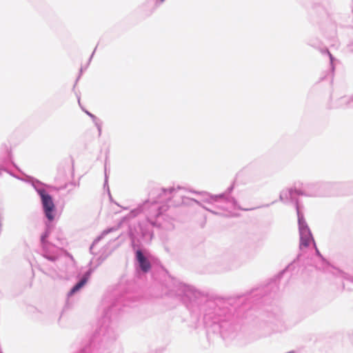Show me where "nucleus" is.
<instances>
[{
  "label": "nucleus",
  "mask_w": 353,
  "mask_h": 353,
  "mask_svg": "<svg viewBox=\"0 0 353 353\" xmlns=\"http://www.w3.org/2000/svg\"><path fill=\"white\" fill-rule=\"evenodd\" d=\"M27 182L32 185L41 199L43 211L48 221L46 223L45 231L41 235V243L46 248L48 242L47 239L52 230V222L55 217L56 207L53 202L52 196L46 191L47 185L41 181L33 177L28 176Z\"/></svg>",
  "instance_id": "nucleus-3"
},
{
  "label": "nucleus",
  "mask_w": 353,
  "mask_h": 353,
  "mask_svg": "<svg viewBox=\"0 0 353 353\" xmlns=\"http://www.w3.org/2000/svg\"><path fill=\"white\" fill-rule=\"evenodd\" d=\"M109 253L108 254H101L97 257H93L90 261V265L93 266V269L90 268L88 271H86L82 277L79 279V281L71 288V290L68 292V296H71L77 292L80 289H81L85 284L88 281L93 270L98 267L100 264H101L108 256Z\"/></svg>",
  "instance_id": "nucleus-6"
},
{
  "label": "nucleus",
  "mask_w": 353,
  "mask_h": 353,
  "mask_svg": "<svg viewBox=\"0 0 353 353\" xmlns=\"http://www.w3.org/2000/svg\"><path fill=\"white\" fill-rule=\"evenodd\" d=\"M78 101H79V103H80V98L79 97H78Z\"/></svg>",
  "instance_id": "nucleus-25"
},
{
  "label": "nucleus",
  "mask_w": 353,
  "mask_h": 353,
  "mask_svg": "<svg viewBox=\"0 0 353 353\" xmlns=\"http://www.w3.org/2000/svg\"><path fill=\"white\" fill-rule=\"evenodd\" d=\"M135 257L137 261V269L144 273L148 272L151 269V263L142 250L139 249L137 250Z\"/></svg>",
  "instance_id": "nucleus-11"
},
{
  "label": "nucleus",
  "mask_w": 353,
  "mask_h": 353,
  "mask_svg": "<svg viewBox=\"0 0 353 353\" xmlns=\"http://www.w3.org/2000/svg\"><path fill=\"white\" fill-rule=\"evenodd\" d=\"M268 321L271 325L270 330L267 331L263 336L270 334L272 331H279V327L283 323V318L281 314H272L269 316Z\"/></svg>",
  "instance_id": "nucleus-12"
},
{
  "label": "nucleus",
  "mask_w": 353,
  "mask_h": 353,
  "mask_svg": "<svg viewBox=\"0 0 353 353\" xmlns=\"http://www.w3.org/2000/svg\"><path fill=\"white\" fill-rule=\"evenodd\" d=\"M185 192V189L179 185H173L156 190L154 192L156 195L154 201L152 202L149 201H145L138 208L132 210L127 216L122 219L117 227H112L103 230L101 235L94 240L90 247V252L92 254H95L94 251V248L103 236L113 231L117 230L123 223L128 221L131 218L137 216L141 212H144L145 220L139 223L137 228H134V231L131 228H129V235L131 239L133 249H135V248L138 246L135 242L136 240L138 241H140L138 236H140L141 241L143 242H149L153 237L152 227L168 228L163 223L165 217L164 213L170 206H179L181 205L191 206L194 204H196L212 214H219L214 210L202 205L201 203L197 200L185 196L184 194Z\"/></svg>",
  "instance_id": "nucleus-2"
},
{
  "label": "nucleus",
  "mask_w": 353,
  "mask_h": 353,
  "mask_svg": "<svg viewBox=\"0 0 353 353\" xmlns=\"http://www.w3.org/2000/svg\"><path fill=\"white\" fill-rule=\"evenodd\" d=\"M85 112L92 119V122L94 123V125L97 127V128L98 130L99 136H101V132H102V124H103L101 120L99 118L97 117L92 113L90 112L89 111L85 110Z\"/></svg>",
  "instance_id": "nucleus-13"
},
{
  "label": "nucleus",
  "mask_w": 353,
  "mask_h": 353,
  "mask_svg": "<svg viewBox=\"0 0 353 353\" xmlns=\"http://www.w3.org/2000/svg\"><path fill=\"white\" fill-rule=\"evenodd\" d=\"M293 265H293V263L290 264V265H288V266L285 270H283L280 274H285V272H287L290 271V270L292 269V268L293 267Z\"/></svg>",
  "instance_id": "nucleus-19"
},
{
  "label": "nucleus",
  "mask_w": 353,
  "mask_h": 353,
  "mask_svg": "<svg viewBox=\"0 0 353 353\" xmlns=\"http://www.w3.org/2000/svg\"><path fill=\"white\" fill-rule=\"evenodd\" d=\"M43 256L46 259H48V261H50L51 262H54L57 259V256H56L55 255H53V254H50L47 253L45 250H44V253L43 254Z\"/></svg>",
  "instance_id": "nucleus-17"
},
{
  "label": "nucleus",
  "mask_w": 353,
  "mask_h": 353,
  "mask_svg": "<svg viewBox=\"0 0 353 353\" xmlns=\"http://www.w3.org/2000/svg\"><path fill=\"white\" fill-rule=\"evenodd\" d=\"M299 230L300 235V245L299 248L302 250L303 248L309 246L311 241H314L310 229L309 228L303 214L302 212L298 211L297 214Z\"/></svg>",
  "instance_id": "nucleus-8"
},
{
  "label": "nucleus",
  "mask_w": 353,
  "mask_h": 353,
  "mask_svg": "<svg viewBox=\"0 0 353 353\" xmlns=\"http://www.w3.org/2000/svg\"><path fill=\"white\" fill-rule=\"evenodd\" d=\"M301 188L300 183H295L294 188H287L283 190L280 192L279 199L284 203L292 204L298 214V211L301 212V206L299 203L298 196H301L300 192Z\"/></svg>",
  "instance_id": "nucleus-7"
},
{
  "label": "nucleus",
  "mask_w": 353,
  "mask_h": 353,
  "mask_svg": "<svg viewBox=\"0 0 353 353\" xmlns=\"http://www.w3.org/2000/svg\"><path fill=\"white\" fill-rule=\"evenodd\" d=\"M321 52L323 54H327L329 56V58H330V60L331 70L333 72L334 70V64H333V61H334V57L332 56V54L330 53V52L327 48L323 49L321 50Z\"/></svg>",
  "instance_id": "nucleus-14"
},
{
  "label": "nucleus",
  "mask_w": 353,
  "mask_h": 353,
  "mask_svg": "<svg viewBox=\"0 0 353 353\" xmlns=\"http://www.w3.org/2000/svg\"><path fill=\"white\" fill-rule=\"evenodd\" d=\"M160 1L163 3V1H165V0H160Z\"/></svg>",
  "instance_id": "nucleus-26"
},
{
  "label": "nucleus",
  "mask_w": 353,
  "mask_h": 353,
  "mask_svg": "<svg viewBox=\"0 0 353 353\" xmlns=\"http://www.w3.org/2000/svg\"><path fill=\"white\" fill-rule=\"evenodd\" d=\"M339 273L340 274V276L344 279L346 280V281H349L352 283H353V276L345 273V272H341L339 271Z\"/></svg>",
  "instance_id": "nucleus-16"
},
{
  "label": "nucleus",
  "mask_w": 353,
  "mask_h": 353,
  "mask_svg": "<svg viewBox=\"0 0 353 353\" xmlns=\"http://www.w3.org/2000/svg\"><path fill=\"white\" fill-rule=\"evenodd\" d=\"M305 316H306V315H303V316H302L301 318H299V319H298L297 322H298V321H301V320H302L303 319H304Z\"/></svg>",
  "instance_id": "nucleus-22"
},
{
  "label": "nucleus",
  "mask_w": 353,
  "mask_h": 353,
  "mask_svg": "<svg viewBox=\"0 0 353 353\" xmlns=\"http://www.w3.org/2000/svg\"><path fill=\"white\" fill-rule=\"evenodd\" d=\"M95 50H96V48L94 49V50L93 51L92 54H91V56H90V57L89 59V62L91 61V59H92V57H93V55L94 54Z\"/></svg>",
  "instance_id": "nucleus-21"
},
{
  "label": "nucleus",
  "mask_w": 353,
  "mask_h": 353,
  "mask_svg": "<svg viewBox=\"0 0 353 353\" xmlns=\"http://www.w3.org/2000/svg\"><path fill=\"white\" fill-rule=\"evenodd\" d=\"M3 153L0 160V176L2 174V172H6L10 175L14 176L6 167L8 163H11L15 168H17L15 163L12 160V154L10 148L4 145L2 146Z\"/></svg>",
  "instance_id": "nucleus-10"
},
{
  "label": "nucleus",
  "mask_w": 353,
  "mask_h": 353,
  "mask_svg": "<svg viewBox=\"0 0 353 353\" xmlns=\"http://www.w3.org/2000/svg\"><path fill=\"white\" fill-rule=\"evenodd\" d=\"M165 287L167 295L182 301L192 315L202 316L208 332L219 334L225 341L237 336L242 309L237 308L236 299L209 296L170 276Z\"/></svg>",
  "instance_id": "nucleus-1"
},
{
  "label": "nucleus",
  "mask_w": 353,
  "mask_h": 353,
  "mask_svg": "<svg viewBox=\"0 0 353 353\" xmlns=\"http://www.w3.org/2000/svg\"><path fill=\"white\" fill-rule=\"evenodd\" d=\"M41 270L46 274H48V275H50L51 273H50V270H48L46 268H43L41 269Z\"/></svg>",
  "instance_id": "nucleus-20"
},
{
  "label": "nucleus",
  "mask_w": 353,
  "mask_h": 353,
  "mask_svg": "<svg viewBox=\"0 0 353 353\" xmlns=\"http://www.w3.org/2000/svg\"><path fill=\"white\" fill-rule=\"evenodd\" d=\"M103 186H104V188H105V187L108 188V174H107L106 167H105V181H104Z\"/></svg>",
  "instance_id": "nucleus-18"
},
{
  "label": "nucleus",
  "mask_w": 353,
  "mask_h": 353,
  "mask_svg": "<svg viewBox=\"0 0 353 353\" xmlns=\"http://www.w3.org/2000/svg\"><path fill=\"white\" fill-rule=\"evenodd\" d=\"M234 189V183L228 188L227 190L219 194H208L205 199L204 202L209 204H212L215 208H220L223 210H228L230 208L234 210H240L243 211H250L256 209L257 208H241L236 199L230 196L229 194L232 192Z\"/></svg>",
  "instance_id": "nucleus-4"
},
{
  "label": "nucleus",
  "mask_w": 353,
  "mask_h": 353,
  "mask_svg": "<svg viewBox=\"0 0 353 353\" xmlns=\"http://www.w3.org/2000/svg\"><path fill=\"white\" fill-rule=\"evenodd\" d=\"M313 243H314V241ZM314 245H315V243H314ZM314 246H315L316 253L317 256H319V259L321 260V265H316V268H318L319 270H322L323 271H330L331 269H333L334 270L333 274L336 275V281L341 282V285L339 287H337L336 289V293L337 294L341 293L345 289L344 281L346 280L340 276V274L339 273V271L341 272V270H339L338 269H334V268L331 267L329 265V263L323 258L322 255L321 254V253L319 252L318 249L316 248V245H314ZM341 272H343L341 271Z\"/></svg>",
  "instance_id": "nucleus-9"
},
{
  "label": "nucleus",
  "mask_w": 353,
  "mask_h": 353,
  "mask_svg": "<svg viewBox=\"0 0 353 353\" xmlns=\"http://www.w3.org/2000/svg\"><path fill=\"white\" fill-rule=\"evenodd\" d=\"M301 196L308 197L327 196L333 193L335 187L339 184L332 182H316L303 184L300 183Z\"/></svg>",
  "instance_id": "nucleus-5"
},
{
  "label": "nucleus",
  "mask_w": 353,
  "mask_h": 353,
  "mask_svg": "<svg viewBox=\"0 0 353 353\" xmlns=\"http://www.w3.org/2000/svg\"><path fill=\"white\" fill-rule=\"evenodd\" d=\"M340 101L343 104H344L346 107H349L350 104L353 102V96L350 97H343L340 99Z\"/></svg>",
  "instance_id": "nucleus-15"
},
{
  "label": "nucleus",
  "mask_w": 353,
  "mask_h": 353,
  "mask_svg": "<svg viewBox=\"0 0 353 353\" xmlns=\"http://www.w3.org/2000/svg\"><path fill=\"white\" fill-rule=\"evenodd\" d=\"M50 270H52V271H54V272H55V269H54V267H51V268H50Z\"/></svg>",
  "instance_id": "nucleus-23"
},
{
  "label": "nucleus",
  "mask_w": 353,
  "mask_h": 353,
  "mask_svg": "<svg viewBox=\"0 0 353 353\" xmlns=\"http://www.w3.org/2000/svg\"><path fill=\"white\" fill-rule=\"evenodd\" d=\"M82 72H83V69H82V68H81V69H80V74L82 73Z\"/></svg>",
  "instance_id": "nucleus-24"
}]
</instances>
